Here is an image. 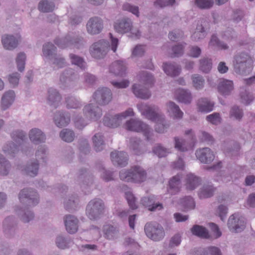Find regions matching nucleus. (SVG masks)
Listing matches in <instances>:
<instances>
[{
	"label": "nucleus",
	"instance_id": "1",
	"mask_svg": "<svg viewBox=\"0 0 255 255\" xmlns=\"http://www.w3.org/2000/svg\"><path fill=\"white\" fill-rule=\"evenodd\" d=\"M253 62L252 58L248 53H239L234 57V71L240 75H247L252 70Z\"/></svg>",
	"mask_w": 255,
	"mask_h": 255
},
{
	"label": "nucleus",
	"instance_id": "2",
	"mask_svg": "<svg viewBox=\"0 0 255 255\" xmlns=\"http://www.w3.org/2000/svg\"><path fill=\"white\" fill-rule=\"evenodd\" d=\"M121 180L128 182L141 183L146 178V171L139 166H133L130 169L122 170L119 173Z\"/></svg>",
	"mask_w": 255,
	"mask_h": 255
},
{
	"label": "nucleus",
	"instance_id": "3",
	"mask_svg": "<svg viewBox=\"0 0 255 255\" xmlns=\"http://www.w3.org/2000/svg\"><path fill=\"white\" fill-rule=\"evenodd\" d=\"M133 22L128 17H123L116 20L114 23V28L118 33L124 34L130 32L129 36L133 39L139 38L140 32L137 29H132Z\"/></svg>",
	"mask_w": 255,
	"mask_h": 255
},
{
	"label": "nucleus",
	"instance_id": "4",
	"mask_svg": "<svg viewBox=\"0 0 255 255\" xmlns=\"http://www.w3.org/2000/svg\"><path fill=\"white\" fill-rule=\"evenodd\" d=\"M54 43L61 48L73 46L80 49L84 46L85 41L82 36L75 33L70 32L64 37L55 38Z\"/></svg>",
	"mask_w": 255,
	"mask_h": 255
},
{
	"label": "nucleus",
	"instance_id": "5",
	"mask_svg": "<svg viewBox=\"0 0 255 255\" xmlns=\"http://www.w3.org/2000/svg\"><path fill=\"white\" fill-rule=\"evenodd\" d=\"M125 128L129 131L140 132L144 133L146 140L151 142L154 140L152 131L148 125L137 119H131L126 122Z\"/></svg>",
	"mask_w": 255,
	"mask_h": 255
},
{
	"label": "nucleus",
	"instance_id": "6",
	"mask_svg": "<svg viewBox=\"0 0 255 255\" xmlns=\"http://www.w3.org/2000/svg\"><path fill=\"white\" fill-rule=\"evenodd\" d=\"M134 113L132 108H128L126 111L114 115L109 114H106L103 118V124L105 126L115 128L119 127L122 123V121L128 117H133Z\"/></svg>",
	"mask_w": 255,
	"mask_h": 255
},
{
	"label": "nucleus",
	"instance_id": "7",
	"mask_svg": "<svg viewBox=\"0 0 255 255\" xmlns=\"http://www.w3.org/2000/svg\"><path fill=\"white\" fill-rule=\"evenodd\" d=\"M105 204L103 201L100 198H95L88 204L86 213L90 220H96L99 219L103 214Z\"/></svg>",
	"mask_w": 255,
	"mask_h": 255
},
{
	"label": "nucleus",
	"instance_id": "8",
	"mask_svg": "<svg viewBox=\"0 0 255 255\" xmlns=\"http://www.w3.org/2000/svg\"><path fill=\"white\" fill-rule=\"evenodd\" d=\"M110 49L109 42L104 39H101L94 42L89 48L91 56L97 60L104 59Z\"/></svg>",
	"mask_w": 255,
	"mask_h": 255
},
{
	"label": "nucleus",
	"instance_id": "9",
	"mask_svg": "<svg viewBox=\"0 0 255 255\" xmlns=\"http://www.w3.org/2000/svg\"><path fill=\"white\" fill-rule=\"evenodd\" d=\"M92 99L99 106H105L112 101L113 93L108 88L100 87L93 93Z\"/></svg>",
	"mask_w": 255,
	"mask_h": 255
},
{
	"label": "nucleus",
	"instance_id": "10",
	"mask_svg": "<svg viewBox=\"0 0 255 255\" xmlns=\"http://www.w3.org/2000/svg\"><path fill=\"white\" fill-rule=\"evenodd\" d=\"M18 198L20 203L28 206H35L39 203V195L34 189L25 188L20 191Z\"/></svg>",
	"mask_w": 255,
	"mask_h": 255
},
{
	"label": "nucleus",
	"instance_id": "11",
	"mask_svg": "<svg viewBox=\"0 0 255 255\" xmlns=\"http://www.w3.org/2000/svg\"><path fill=\"white\" fill-rule=\"evenodd\" d=\"M246 219L238 214H234L230 216L228 221L229 230L235 233H240L246 227Z\"/></svg>",
	"mask_w": 255,
	"mask_h": 255
},
{
	"label": "nucleus",
	"instance_id": "12",
	"mask_svg": "<svg viewBox=\"0 0 255 255\" xmlns=\"http://www.w3.org/2000/svg\"><path fill=\"white\" fill-rule=\"evenodd\" d=\"M82 111L85 118L93 121H97L103 115L102 108L99 105L96 106L93 103L85 105Z\"/></svg>",
	"mask_w": 255,
	"mask_h": 255
},
{
	"label": "nucleus",
	"instance_id": "13",
	"mask_svg": "<svg viewBox=\"0 0 255 255\" xmlns=\"http://www.w3.org/2000/svg\"><path fill=\"white\" fill-rule=\"evenodd\" d=\"M78 79V74L71 68L65 69L60 74L59 78L60 83L65 87L73 85Z\"/></svg>",
	"mask_w": 255,
	"mask_h": 255
},
{
	"label": "nucleus",
	"instance_id": "14",
	"mask_svg": "<svg viewBox=\"0 0 255 255\" xmlns=\"http://www.w3.org/2000/svg\"><path fill=\"white\" fill-rule=\"evenodd\" d=\"M104 28V22L98 16L90 18L86 24V30L88 34L95 35L101 33Z\"/></svg>",
	"mask_w": 255,
	"mask_h": 255
},
{
	"label": "nucleus",
	"instance_id": "15",
	"mask_svg": "<svg viewBox=\"0 0 255 255\" xmlns=\"http://www.w3.org/2000/svg\"><path fill=\"white\" fill-rule=\"evenodd\" d=\"M137 108L142 115H144L150 121L154 123H157L159 121L157 109H156L154 106H150L145 104L141 103L137 105Z\"/></svg>",
	"mask_w": 255,
	"mask_h": 255
},
{
	"label": "nucleus",
	"instance_id": "16",
	"mask_svg": "<svg viewBox=\"0 0 255 255\" xmlns=\"http://www.w3.org/2000/svg\"><path fill=\"white\" fill-rule=\"evenodd\" d=\"M78 181L85 194L89 193L90 190L88 189L91 187L93 183V176L90 175L86 169H82L79 171Z\"/></svg>",
	"mask_w": 255,
	"mask_h": 255
},
{
	"label": "nucleus",
	"instance_id": "17",
	"mask_svg": "<svg viewBox=\"0 0 255 255\" xmlns=\"http://www.w3.org/2000/svg\"><path fill=\"white\" fill-rule=\"evenodd\" d=\"M17 222L13 216H8L4 219L2 223V230L7 237H11L15 235Z\"/></svg>",
	"mask_w": 255,
	"mask_h": 255
},
{
	"label": "nucleus",
	"instance_id": "18",
	"mask_svg": "<svg viewBox=\"0 0 255 255\" xmlns=\"http://www.w3.org/2000/svg\"><path fill=\"white\" fill-rule=\"evenodd\" d=\"M111 158L113 164L116 166L124 167L128 164V156L124 151L116 150L112 152Z\"/></svg>",
	"mask_w": 255,
	"mask_h": 255
},
{
	"label": "nucleus",
	"instance_id": "19",
	"mask_svg": "<svg viewBox=\"0 0 255 255\" xmlns=\"http://www.w3.org/2000/svg\"><path fill=\"white\" fill-rule=\"evenodd\" d=\"M62 97L59 92L55 89L50 88L47 91V104L51 107L56 109L60 105Z\"/></svg>",
	"mask_w": 255,
	"mask_h": 255
},
{
	"label": "nucleus",
	"instance_id": "20",
	"mask_svg": "<svg viewBox=\"0 0 255 255\" xmlns=\"http://www.w3.org/2000/svg\"><path fill=\"white\" fill-rule=\"evenodd\" d=\"M66 230L70 234L76 233L79 227V220L72 215H66L64 218Z\"/></svg>",
	"mask_w": 255,
	"mask_h": 255
},
{
	"label": "nucleus",
	"instance_id": "21",
	"mask_svg": "<svg viewBox=\"0 0 255 255\" xmlns=\"http://www.w3.org/2000/svg\"><path fill=\"white\" fill-rule=\"evenodd\" d=\"M144 232L146 236L154 241L159 240V224L156 222L146 223L144 226Z\"/></svg>",
	"mask_w": 255,
	"mask_h": 255
},
{
	"label": "nucleus",
	"instance_id": "22",
	"mask_svg": "<svg viewBox=\"0 0 255 255\" xmlns=\"http://www.w3.org/2000/svg\"><path fill=\"white\" fill-rule=\"evenodd\" d=\"M196 156L202 163L205 164L210 163L215 158L213 152L208 147L197 150L196 151Z\"/></svg>",
	"mask_w": 255,
	"mask_h": 255
},
{
	"label": "nucleus",
	"instance_id": "23",
	"mask_svg": "<svg viewBox=\"0 0 255 255\" xmlns=\"http://www.w3.org/2000/svg\"><path fill=\"white\" fill-rule=\"evenodd\" d=\"M127 66L123 60H116L109 66L110 73L118 76H124L126 74Z\"/></svg>",
	"mask_w": 255,
	"mask_h": 255
},
{
	"label": "nucleus",
	"instance_id": "24",
	"mask_svg": "<svg viewBox=\"0 0 255 255\" xmlns=\"http://www.w3.org/2000/svg\"><path fill=\"white\" fill-rule=\"evenodd\" d=\"M39 169V161L37 159L28 161L23 167L22 171L27 175L34 177L37 175Z\"/></svg>",
	"mask_w": 255,
	"mask_h": 255
},
{
	"label": "nucleus",
	"instance_id": "25",
	"mask_svg": "<svg viewBox=\"0 0 255 255\" xmlns=\"http://www.w3.org/2000/svg\"><path fill=\"white\" fill-rule=\"evenodd\" d=\"M54 122L56 126L59 128L66 127L70 122V114L66 112L57 111L55 114Z\"/></svg>",
	"mask_w": 255,
	"mask_h": 255
},
{
	"label": "nucleus",
	"instance_id": "26",
	"mask_svg": "<svg viewBox=\"0 0 255 255\" xmlns=\"http://www.w3.org/2000/svg\"><path fill=\"white\" fill-rule=\"evenodd\" d=\"M15 210L20 220L24 223L30 222L34 218L33 211L29 208H23L20 206H17Z\"/></svg>",
	"mask_w": 255,
	"mask_h": 255
},
{
	"label": "nucleus",
	"instance_id": "27",
	"mask_svg": "<svg viewBox=\"0 0 255 255\" xmlns=\"http://www.w3.org/2000/svg\"><path fill=\"white\" fill-rule=\"evenodd\" d=\"M15 100V93L13 90H10L4 92L3 94L0 102L1 109L3 111L8 109L13 104Z\"/></svg>",
	"mask_w": 255,
	"mask_h": 255
},
{
	"label": "nucleus",
	"instance_id": "28",
	"mask_svg": "<svg viewBox=\"0 0 255 255\" xmlns=\"http://www.w3.org/2000/svg\"><path fill=\"white\" fill-rule=\"evenodd\" d=\"M181 176L177 174L173 176L168 181V192L171 195H174L178 193L181 187Z\"/></svg>",
	"mask_w": 255,
	"mask_h": 255
},
{
	"label": "nucleus",
	"instance_id": "29",
	"mask_svg": "<svg viewBox=\"0 0 255 255\" xmlns=\"http://www.w3.org/2000/svg\"><path fill=\"white\" fill-rule=\"evenodd\" d=\"M19 38L18 35H4L1 38V42L5 49L11 50L17 46Z\"/></svg>",
	"mask_w": 255,
	"mask_h": 255
},
{
	"label": "nucleus",
	"instance_id": "30",
	"mask_svg": "<svg viewBox=\"0 0 255 255\" xmlns=\"http://www.w3.org/2000/svg\"><path fill=\"white\" fill-rule=\"evenodd\" d=\"M30 140L34 144L44 142L46 140L45 133L38 128H32L29 132Z\"/></svg>",
	"mask_w": 255,
	"mask_h": 255
},
{
	"label": "nucleus",
	"instance_id": "31",
	"mask_svg": "<svg viewBox=\"0 0 255 255\" xmlns=\"http://www.w3.org/2000/svg\"><path fill=\"white\" fill-rule=\"evenodd\" d=\"M218 91L224 96H229L234 89L232 81L222 79L218 86Z\"/></svg>",
	"mask_w": 255,
	"mask_h": 255
},
{
	"label": "nucleus",
	"instance_id": "32",
	"mask_svg": "<svg viewBox=\"0 0 255 255\" xmlns=\"http://www.w3.org/2000/svg\"><path fill=\"white\" fill-rule=\"evenodd\" d=\"M132 90L136 97L142 99L146 100L149 99L151 96L150 91L140 84H134L133 85Z\"/></svg>",
	"mask_w": 255,
	"mask_h": 255
},
{
	"label": "nucleus",
	"instance_id": "33",
	"mask_svg": "<svg viewBox=\"0 0 255 255\" xmlns=\"http://www.w3.org/2000/svg\"><path fill=\"white\" fill-rule=\"evenodd\" d=\"M201 183V179L193 174H188L186 178V188L188 190H193Z\"/></svg>",
	"mask_w": 255,
	"mask_h": 255
},
{
	"label": "nucleus",
	"instance_id": "34",
	"mask_svg": "<svg viewBox=\"0 0 255 255\" xmlns=\"http://www.w3.org/2000/svg\"><path fill=\"white\" fill-rule=\"evenodd\" d=\"M190 231L193 235L202 239H209L211 238L207 229L201 225H193L190 229Z\"/></svg>",
	"mask_w": 255,
	"mask_h": 255
},
{
	"label": "nucleus",
	"instance_id": "35",
	"mask_svg": "<svg viewBox=\"0 0 255 255\" xmlns=\"http://www.w3.org/2000/svg\"><path fill=\"white\" fill-rule=\"evenodd\" d=\"M175 96L179 102L185 104H190L192 99L191 92L183 89H177L175 92Z\"/></svg>",
	"mask_w": 255,
	"mask_h": 255
},
{
	"label": "nucleus",
	"instance_id": "36",
	"mask_svg": "<svg viewBox=\"0 0 255 255\" xmlns=\"http://www.w3.org/2000/svg\"><path fill=\"white\" fill-rule=\"evenodd\" d=\"M130 148L134 154L140 155L145 151L144 145L140 139L136 137L131 138L130 140Z\"/></svg>",
	"mask_w": 255,
	"mask_h": 255
},
{
	"label": "nucleus",
	"instance_id": "37",
	"mask_svg": "<svg viewBox=\"0 0 255 255\" xmlns=\"http://www.w3.org/2000/svg\"><path fill=\"white\" fill-rule=\"evenodd\" d=\"M103 233L105 238L114 240L119 235V230L117 227L111 225H106L103 227Z\"/></svg>",
	"mask_w": 255,
	"mask_h": 255
},
{
	"label": "nucleus",
	"instance_id": "38",
	"mask_svg": "<svg viewBox=\"0 0 255 255\" xmlns=\"http://www.w3.org/2000/svg\"><path fill=\"white\" fill-rule=\"evenodd\" d=\"M140 203L150 211H154L159 206V203L156 202L155 197L154 195L142 198Z\"/></svg>",
	"mask_w": 255,
	"mask_h": 255
},
{
	"label": "nucleus",
	"instance_id": "39",
	"mask_svg": "<svg viewBox=\"0 0 255 255\" xmlns=\"http://www.w3.org/2000/svg\"><path fill=\"white\" fill-rule=\"evenodd\" d=\"M163 69L167 75L173 77L179 75L181 70L180 66L174 63H164Z\"/></svg>",
	"mask_w": 255,
	"mask_h": 255
},
{
	"label": "nucleus",
	"instance_id": "40",
	"mask_svg": "<svg viewBox=\"0 0 255 255\" xmlns=\"http://www.w3.org/2000/svg\"><path fill=\"white\" fill-rule=\"evenodd\" d=\"M178 203L184 212L193 210L195 207V202L191 196H185L181 198Z\"/></svg>",
	"mask_w": 255,
	"mask_h": 255
},
{
	"label": "nucleus",
	"instance_id": "41",
	"mask_svg": "<svg viewBox=\"0 0 255 255\" xmlns=\"http://www.w3.org/2000/svg\"><path fill=\"white\" fill-rule=\"evenodd\" d=\"M199 111L208 113L213 110L214 103L207 98H201L198 100L197 103Z\"/></svg>",
	"mask_w": 255,
	"mask_h": 255
},
{
	"label": "nucleus",
	"instance_id": "42",
	"mask_svg": "<svg viewBox=\"0 0 255 255\" xmlns=\"http://www.w3.org/2000/svg\"><path fill=\"white\" fill-rule=\"evenodd\" d=\"M11 169L10 161L2 154H0V175L7 176L9 174Z\"/></svg>",
	"mask_w": 255,
	"mask_h": 255
},
{
	"label": "nucleus",
	"instance_id": "43",
	"mask_svg": "<svg viewBox=\"0 0 255 255\" xmlns=\"http://www.w3.org/2000/svg\"><path fill=\"white\" fill-rule=\"evenodd\" d=\"M66 107L68 109H78L82 107L81 100L72 96H68L65 98Z\"/></svg>",
	"mask_w": 255,
	"mask_h": 255
},
{
	"label": "nucleus",
	"instance_id": "44",
	"mask_svg": "<svg viewBox=\"0 0 255 255\" xmlns=\"http://www.w3.org/2000/svg\"><path fill=\"white\" fill-rule=\"evenodd\" d=\"M69 57L71 64L77 66L82 70H85L87 68V63L82 57L73 53H70Z\"/></svg>",
	"mask_w": 255,
	"mask_h": 255
},
{
	"label": "nucleus",
	"instance_id": "45",
	"mask_svg": "<svg viewBox=\"0 0 255 255\" xmlns=\"http://www.w3.org/2000/svg\"><path fill=\"white\" fill-rule=\"evenodd\" d=\"M55 243L58 248L66 249L71 246L72 242L69 237L59 235L56 238Z\"/></svg>",
	"mask_w": 255,
	"mask_h": 255
},
{
	"label": "nucleus",
	"instance_id": "46",
	"mask_svg": "<svg viewBox=\"0 0 255 255\" xmlns=\"http://www.w3.org/2000/svg\"><path fill=\"white\" fill-rule=\"evenodd\" d=\"M243 110L237 105L232 106L229 111V117L233 120L240 122L244 117Z\"/></svg>",
	"mask_w": 255,
	"mask_h": 255
},
{
	"label": "nucleus",
	"instance_id": "47",
	"mask_svg": "<svg viewBox=\"0 0 255 255\" xmlns=\"http://www.w3.org/2000/svg\"><path fill=\"white\" fill-rule=\"evenodd\" d=\"M175 148L181 152H185L190 148V144L186 140L175 136L174 138Z\"/></svg>",
	"mask_w": 255,
	"mask_h": 255
},
{
	"label": "nucleus",
	"instance_id": "48",
	"mask_svg": "<svg viewBox=\"0 0 255 255\" xmlns=\"http://www.w3.org/2000/svg\"><path fill=\"white\" fill-rule=\"evenodd\" d=\"M206 35V31L202 21L201 23L197 24L195 32L191 36V38L193 41H198L204 39Z\"/></svg>",
	"mask_w": 255,
	"mask_h": 255
},
{
	"label": "nucleus",
	"instance_id": "49",
	"mask_svg": "<svg viewBox=\"0 0 255 255\" xmlns=\"http://www.w3.org/2000/svg\"><path fill=\"white\" fill-rule=\"evenodd\" d=\"M2 150L6 155L14 157L19 151V145L13 142H9L3 146Z\"/></svg>",
	"mask_w": 255,
	"mask_h": 255
},
{
	"label": "nucleus",
	"instance_id": "50",
	"mask_svg": "<svg viewBox=\"0 0 255 255\" xmlns=\"http://www.w3.org/2000/svg\"><path fill=\"white\" fill-rule=\"evenodd\" d=\"M78 203L79 199L77 195H74L69 196L64 201L65 208L69 211L74 210L76 209Z\"/></svg>",
	"mask_w": 255,
	"mask_h": 255
},
{
	"label": "nucleus",
	"instance_id": "51",
	"mask_svg": "<svg viewBox=\"0 0 255 255\" xmlns=\"http://www.w3.org/2000/svg\"><path fill=\"white\" fill-rule=\"evenodd\" d=\"M214 188L212 185H204L199 190L198 196L200 199L210 198L213 195Z\"/></svg>",
	"mask_w": 255,
	"mask_h": 255
},
{
	"label": "nucleus",
	"instance_id": "52",
	"mask_svg": "<svg viewBox=\"0 0 255 255\" xmlns=\"http://www.w3.org/2000/svg\"><path fill=\"white\" fill-rule=\"evenodd\" d=\"M94 148L96 151H101L104 147V136L101 133H96L92 138Z\"/></svg>",
	"mask_w": 255,
	"mask_h": 255
},
{
	"label": "nucleus",
	"instance_id": "53",
	"mask_svg": "<svg viewBox=\"0 0 255 255\" xmlns=\"http://www.w3.org/2000/svg\"><path fill=\"white\" fill-rule=\"evenodd\" d=\"M186 44L184 42L179 43L172 46L171 52L170 53L171 58L179 57L182 56L184 52V48Z\"/></svg>",
	"mask_w": 255,
	"mask_h": 255
},
{
	"label": "nucleus",
	"instance_id": "54",
	"mask_svg": "<svg viewBox=\"0 0 255 255\" xmlns=\"http://www.w3.org/2000/svg\"><path fill=\"white\" fill-rule=\"evenodd\" d=\"M55 7L54 3L48 0H42L39 1L38 9L41 12H49L52 11Z\"/></svg>",
	"mask_w": 255,
	"mask_h": 255
},
{
	"label": "nucleus",
	"instance_id": "55",
	"mask_svg": "<svg viewBox=\"0 0 255 255\" xmlns=\"http://www.w3.org/2000/svg\"><path fill=\"white\" fill-rule=\"evenodd\" d=\"M51 64L58 68H61L66 66L65 59L60 55L55 54L53 57L50 58Z\"/></svg>",
	"mask_w": 255,
	"mask_h": 255
},
{
	"label": "nucleus",
	"instance_id": "56",
	"mask_svg": "<svg viewBox=\"0 0 255 255\" xmlns=\"http://www.w3.org/2000/svg\"><path fill=\"white\" fill-rule=\"evenodd\" d=\"M59 136L63 141L71 142L75 138V133L72 129L64 128L60 132Z\"/></svg>",
	"mask_w": 255,
	"mask_h": 255
},
{
	"label": "nucleus",
	"instance_id": "57",
	"mask_svg": "<svg viewBox=\"0 0 255 255\" xmlns=\"http://www.w3.org/2000/svg\"><path fill=\"white\" fill-rule=\"evenodd\" d=\"M200 69L205 73H209L212 67V63L211 59L207 57H203L199 61Z\"/></svg>",
	"mask_w": 255,
	"mask_h": 255
},
{
	"label": "nucleus",
	"instance_id": "58",
	"mask_svg": "<svg viewBox=\"0 0 255 255\" xmlns=\"http://www.w3.org/2000/svg\"><path fill=\"white\" fill-rule=\"evenodd\" d=\"M56 47L51 43H45L43 46V53L49 59L56 54Z\"/></svg>",
	"mask_w": 255,
	"mask_h": 255
},
{
	"label": "nucleus",
	"instance_id": "59",
	"mask_svg": "<svg viewBox=\"0 0 255 255\" xmlns=\"http://www.w3.org/2000/svg\"><path fill=\"white\" fill-rule=\"evenodd\" d=\"M195 5L201 9H209L214 4V0H195Z\"/></svg>",
	"mask_w": 255,
	"mask_h": 255
},
{
	"label": "nucleus",
	"instance_id": "60",
	"mask_svg": "<svg viewBox=\"0 0 255 255\" xmlns=\"http://www.w3.org/2000/svg\"><path fill=\"white\" fill-rule=\"evenodd\" d=\"M168 111L171 112L173 116L177 118H181L183 113L179 106L173 102H169L167 105Z\"/></svg>",
	"mask_w": 255,
	"mask_h": 255
},
{
	"label": "nucleus",
	"instance_id": "61",
	"mask_svg": "<svg viewBox=\"0 0 255 255\" xmlns=\"http://www.w3.org/2000/svg\"><path fill=\"white\" fill-rule=\"evenodd\" d=\"M140 80L145 85L151 86L154 82L153 76L146 71L142 72L140 74Z\"/></svg>",
	"mask_w": 255,
	"mask_h": 255
},
{
	"label": "nucleus",
	"instance_id": "62",
	"mask_svg": "<svg viewBox=\"0 0 255 255\" xmlns=\"http://www.w3.org/2000/svg\"><path fill=\"white\" fill-rule=\"evenodd\" d=\"M193 86L197 90H200L203 88L205 80L203 77L198 74H194L192 76Z\"/></svg>",
	"mask_w": 255,
	"mask_h": 255
},
{
	"label": "nucleus",
	"instance_id": "63",
	"mask_svg": "<svg viewBox=\"0 0 255 255\" xmlns=\"http://www.w3.org/2000/svg\"><path fill=\"white\" fill-rule=\"evenodd\" d=\"M209 45L211 46H217L219 48L223 50H226L229 48L227 44L221 41L215 35H213L209 42Z\"/></svg>",
	"mask_w": 255,
	"mask_h": 255
},
{
	"label": "nucleus",
	"instance_id": "64",
	"mask_svg": "<svg viewBox=\"0 0 255 255\" xmlns=\"http://www.w3.org/2000/svg\"><path fill=\"white\" fill-rule=\"evenodd\" d=\"M73 121L75 127L79 129H83L88 125L87 120L83 118L81 115L74 116Z\"/></svg>",
	"mask_w": 255,
	"mask_h": 255
}]
</instances>
